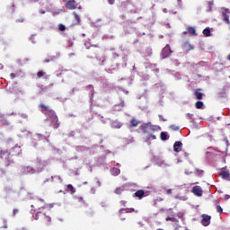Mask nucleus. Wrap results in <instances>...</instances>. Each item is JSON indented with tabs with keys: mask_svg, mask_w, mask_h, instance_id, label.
I'll list each match as a JSON object with an SVG mask.
<instances>
[{
	"mask_svg": "<svg viewBox=\"0 0 230 230\" xmlns=\"http://www.w3.org/2000/svg\"><path fill=\"white\" fill-rule=\"evenodd\" d=\"M140 130L143 132V134H146V141H154L155 139H157L154 133L155 132V129L152 128V122L144 123L140 126Z\"/></svg>",
	"mask_w": 230,
	"mask_h": 230,
	"instance_id": "nucleus-1",
	"label": "nucleus"
},
{
	"mask_svg": "<svg viewBox=\"0 0 230 230\" xmlns=\"http://www.w3.org/2000/svg\"><path fill=\"white\" fill-rule=\"evenodd\" d=\"M15 150H17V148L13 147L9 151L8 150L0 151V159H2L3 161H5V166H10L12 163V161L10 160V157H12V155H16L15 154H13Z\"/></svg>",
	"mask_w": 230,
	"mask_h": 230,
	"instance_id": "nucleus-2",
	"label": "nucleus"
},
{
	"mask_svg": "<svg viewBox=\"0 0 230 230\" xmlns=\"http://www.w3.org/2000/svg\"><path fill=\"white\" fill-rule=\"evenodd\" d=\"M46 117L45 121H50V127L53 128H58V127H60V121H58V116H57L55 111H50Z\"/></svg>",
	"mask_w": 230,
	"mask_h": 230,
	"instance_id": "nucleus-3",
	"label": "nucleus"
},
{
	"mask_svg": "<svg viewBox=\"0 0 230 230\" xmlns=\"http://www.w3.org/2000/svg\"><path fill=\"white\" fill-rule=\"evenodd\" d=\"M31 208L32 211H40V209H44L46 208V201L42 199H36L32 201Z\"/></svg>",
	"mask_w": 230,
	"mask_h": 230,
	"instance_id": "nucleus-4",
	"label": "nucleus"
},
{
	"mask_svg": "<svg viewBox=\"0 0 230 230\" xmlns=\"http://www.w3.org/2000/svg\"><path fill=\"white\" fill-rule=\"evenodd\" d=\"M34 217V220H41L45 226L51 224V217L39 211Z\"/></svg>",
	"mask_w": 230,
	"mask_h": 230,
	"instance_id": "nucleus-5",
	"label": "nucleus"
},
{
	"mask_svg": "<svg viewBox=\"0 0 230 230\" xmlns=\"http://www.w3.org/2000/svg\"><path fill=\"white\" fill-rule=\"evenodd\" d=\"M38 108L40 109V112H42V114H44L45 116L50 114L53 111V109L44 103H40Z\"/></svg>",
	"mask_w": 230,
	"mask_h": 230,
	"instance_id": "nucleus-6",
	"label": "nucleus"
},
{
	"mask_svg": "<svg viewBox=\"0 0 230 230\" xmlns=\"http://www.w3.org/2000/svg\"><path fill=\"white\" fill-rule=\"evenodd\" d=\"M165 221L166 222H172L175 224V226H173V228L174 230H179L181 229V226L179 225V219L176 218L175 217H170L168 216L166 218H165Z\"/></svg>",
	"mask_w": 230,
	"mask_h": 230,
	"instance_id": "nucleus-7",
	"label": "nucleus"
},
{
	"mask_svg": "<svg viewBox=\"0 0 230 230\" xmlns=\"http://www.w3.org/2000/svg\"><path fill=\"white\" fill-rule=\"evenodd\" d=\"M173 51H172V48H170V45L167 44L163 49H162V57L163 58H168L170 55H172Z\"/></svg>",
	"mask_w": 230,
	"mask_h": 230,
	"instance_id": "nucleus-8",
	"label": "nucleus"
},
{
	"mask_svg": "<svg viewBox=\"0 0 230 230\" xmlns=\"http://www.w3.org/2000/svg\"><path fill=\"white\" fill-rule=\"evenodd\" d=\"M201 224L205 227H208V226H209L211 224V216H209L208 214H203L201 216Z\"/></svg>",
	"mask_w": 230,
	"mask_h": 230,
	"instance_id": "nucleus-9",
	"label": "nucleus"
},
{
	"mask_svg": "<svg viewBox=\"0 0 230 230\" xmlns=\"http://www.w3.org/2000/svg\"><path fill=\"white\" fill-rule=\"evenodd\" d=\"M65 6L68 10H76V8H78V4L75 0H68L66 2Z\"/></svg>",
	"mask_w": 230,
	"mask_h": 230,
	"instance_id": "nucleus-10",
	"label": "nucleus"
},
{
	"mask_svg": "<svg viewBox=\"0 0 230 230\" xmlns=\"http://www.w3.org/2000/svg\"><path fill=\"white\" fill-rule=\"evenodd\" d=\"M219 175L225 181H230V172H229V170H227V167L222 168Z\"/></svg>",
	"mask_w": 230,
	"mask_h": 230,
	"instance_id": "nucleus-11",
	"label": "nucleus"
},
{
	"mask_svg": "<svg viewBox=\"0 0 230 230\" xmlns=\"http://www.w3.org/2000/svg\"><path fill=\"white\" fill-rule=\"evenodd\" d=\"M230 11L229 9H223L222 12V20L224 21V22H226V24H230Z\"/></svg>",
	"mask_w": 230,
	"mask_h": 230,
	"instance_id": "nucleus-12",
	"label": "nucleus"
},
{
	"mask_svg": "<svg viewBox=\"0 0 230 230\" xmlns=\"http://www.w3.org/2000/svg\"><path fill=\"white\" fill-rule=\"evenodd\" d=\"M192 193L197 197H202V187L196 185L192 188Z\"/></svg>",
	"mask_w": 230,
	"mask_h": 230,
	"instance_id": "nucleus-13",
	"label": "nucleus"
},
{
	"mask_svg": "<svg viewBox=\"0 0 230 230\" xmlns=\"http://www.w3.org/2000/svg\"><path fill=\"white\" fill-rule=\"evenodd\" d=\"M48 166V162L44 160H37L36 167L38 170H44Z\"/></svg>",
	"mask_w": 230,
	"mask_h": 230,
	"instance_id": "nucleus-14",
	"label": "nucleus"
},
{
	"mask_svg": "<svg viewBox=\"0 0 230 230\" xmlns=\"http://www.w3.org/2000/svg\"><path fill=\"white\" fill-rule=\"evenodd\" d=\"M181 150H182V142L176 141L173 144V151L176 152L177 154H179V152H181Z\"/></svg>",
	"mask_w": 230,
	"mask_h": 230,
	"instance_id": "nucleus-15",
	"label": "nucleus"
},
{
	"mask_svg": "<svg viewBox=\"0 0 230 230\" xmlns=\"http://www.w3.org/2000/svg\"><path fill=\"white\" fill-rule=\"evenodd\" d=\"M65 190L67 193H70V195H74V193H76V189H75L72 184L66 185Z\"/></svg>",
	"mask_w": 230,
	"mask_h": 230,
	"instance_id": "nucleus-16",
	"label": "nucleus"
},
{
	"mask_svg": "<svg viewBox=\"0 0 230 230\" xmlns=\"http://www.w3.org/2000/svg\"><path fill=\"white\" fill-rule=\"evenodd\" d=\"M133 197H137V199H139V200H141V199H143L145 197V190H137L133 194Z\"/></svg>",
	"mask_w": 230,
	"mask_h": 230,
	"instance_id": "nucleus-17",
	"label": "nucleus"
},
{
	"mask_svg": "<svg viewBox=\"0 0 230 230\" xmlns=\"http://www.w3.org/2000/svg\"><path fill=\"white\" fill-rule=\"evenodd\" d=\"M139 121L136 118H132L129 121V128H134L139 125Z\"/></svg>",
	"mask_w": 230,
	"mask_h": 230,
	"instance_id": "nucleus-18",
	"label": "nucleus"
},
{
	"mask_svg": "<svg viewBox=\"0 0 230 230\" xmlns=\"http://www.w3.org/2000/svg\"><path fill=\"white\" fill-rule=\"evenodd\" d=\"M111 172L114 177H116L121 173V170H119V168L113 167L111 169Z\"/></svg>",
	"mask_w": 230,
	"mask_h": 230,
	"instance_id": "nucleus-19",
	"label": "nucleus"
},
{
	"mask_svg": "<svg viewBox=\"0 0 230 230\" xmlns=\"http://www.w3.org/2000/svg\"><path fill=\"white\" fill-rule=\"evenodd\" d=\"M160 139L162 141H168V139H170V137L168 136L167 132H161L160 134Z\"/></svg>",
	"mask_w": 230,
	"mask_h": 230,
	"instance_id": "nucleus-20",
	"label": "nucleus"
},
{
	"mask_svg": "<svg viewBox=\"0 0 230 230\" xmlns=\"http://www.w3.org/2000/svg\"><path fill=\"white\" fill-rule=\"evenodd\" d=\"M187 31L188 33H190V35H193L194 37H197V31H195V28L188 27Z\"/></svg>",
	"mask_w": 230,
	"mask_h": 230,
	"instance_id": "nucleus-21",
	"label": "nucleus"
},
{
	"mask_svg": "<svg viewBox=\"0 0 230 230\" xmlns=\"http://www.w3.org/2000/svg\"><path fill=\"white\" fill-rule=\"evenodd\" d=\"M199 91H200V89H198V90L194 93V94H195L197 100H202V98H204V93H200V92H199Z\"/></svg>",
	"mask_w": 230,
	"mask_h": 230,
	"instance_id": "nucleus-22",
	"label": "nucleus"
},
{
	"mask_svg": "<svg viewBox=\"0 0 230 230\" xmlns=\"http://www.w3.org/2000/svg\"><path fill=\"white\" fill-rule=\"evenodd\" d=\"M101 187H102V181H100V180H97L95 187H92L91 191H93V193H95L96 188H101Z\"/></svg>",
	"mask_w": 230,
	"mask_h": 230,
	"instance_id": "nucleus-23",
	"label": "nucleus"
},
{
	"mask_svg": "<svg viewBox=\"0 0 230 230\" xmlns=\"http://www.w3.org/2000/svg\"><path fill=\"white\" fill-rule=\"evenodd\" d=\"M183 48H184V49H186V51H190V50L193 49V47L191 46V44H190V42H185L183 44Z\"/></svg>",
	"mask_w": 230,
	"mask_h": 230,
	"instance_id": "nucleus-24",
	"label": "nucleus"
},
{
	"mask_svg": "<svg viewBox=\"0 0 230 230\" xmlns=\"http://www.w3.org/2000/svg\"><path fill=\"white\" fill-rule=\"evenodd\" d=\"M203 35L205 37H211V30L209 28H206L203 30Z\"/></svg>",
	"mask_w": 230,
	"mask_h": 230,
	"instance_id": "nucleus-25",
	"label": "nucleus"
},
{
	"mask_svg": "<svg viewBox=\"0 0 230 230\" xmlns=\"http://www.w3.org/2000/svg\"><path fill=\"white\" fill-rule=\"evenodd\" d=\"M196 109H202L204 107V102L202 101H198L195 103Z\"/></svg>",
	"mask_w": 230,
	"mask_h": 230,
	"instance_id": "nucleus-26",
	"label": "nucleus"
},
{
	"mask_svg": "<svg viewBox=\"0 0 230 230\" xmlns=\"http://www.w3.org/2000/svg\"><path fill=\"white\" fill-rule=\"evenodd\" d=\"M213 4H215V2L213 0L208 2V8L209 12H211V10H213Z\"/></svg>",
	"mask_w": 230,
	"mask_h": 230,
	"instance_id": "nucleus-27",
	"label": "nucleus"
},
{
	"mask_svg": "<svg viewBox=\"0 0 230 230\" xmlns=\"http://www.w3.org/2000/svg\"><path fill=\"white\" fill-rule=\"evenodd\" d=\"M73 15L77 22V24H80V16L75 12L73 13Z\"/></svg>",
	"mask_w": 230,
	"mask_h": 230,
	"instance_id": "nucleus-28",
	"label": "nucleus"
},
{
	"mask_svg": "<svg viewBox=\"0 0 230 230\" xmlns=\"http://www.w3.org/2000/svg\"><path fill=\"white\" fill-rule=\"evenodd\" d=\"M114 193H116V195H121V193H123V190L121 189V187H119L115 189Z\"/></svg>",
	"mask_w": 230,
	"mask_h": 230,
	"instance_id": "nucleus-29",
	"label": "nucleus"
},
{
	"mask_svg": "<svg viewBox=\"0 0 230 230\" xmlns=\"http://www.w3.org/2000/svg\"><path fill=\"white\" fill-rule=\"evenodd\" d=\"M58 30H59V31H66V25L59 23Z\"/></svg>",
	"mask_w": 230,
	"mask_h": 230,
	"instance_id": "nucleus-30",
	"label": "nucleus"
},
{
	"mask_svg": "<svg viewBox=\"0 0 230 230\" xmlns=\"http://www.w3.org/2000/svg\"><path fill=\"white\" fill-rule=\"evenodd\" d=\"M45 75H46L45 72L39 71V72L37 73V77H38V78H42V76H44Z\"/></svg>",
	"mask_w": 230,
	"mask_h": 230,
	"instance_id": "nucleus-31",
	"label": "nucleus"
},
{
	"mask_svg": "<svg viewBox=\"0 0 230 230\" xmlns=\"http://www.w3.org/2000/svg\"><path fill=\"white\" fill-rule=\"evenodd\" d=\"M123 213H128V211H127V208H120L119 210V217H121V215H123Z\"/></svg>",
	"mask_w": 230,
	"mask_h": 230,
	"instance_id": "nucleus-32",
	"label": "nucleus"
},
{
	"mask_svg": "<svg viewBox=\"0 0 230 230\" xmlns=\"http://www.w3.org/2000/svg\"><path fill=\"white\" fill-rule=\"evenodd\" d=\"M216 209L217 213H223L224 209H222V207L220 205L216 206Z\"/></svg>",
	"mask_w": 230,
	"mask_h": 230,
	"instance_id": "nucleus-33",
	"label": "nucleus"
},
{
	"mask_svg": "<svg viewBox=\"0 0 230 230\" xmlns=\"http://www.w3.org/2000/svg\"><path fill=\"white\" fill-rule=\"evenodd\" d=\"M177 217H178V218L184 220V213L183 212H178Z\"/></svg>",
	"mask_w": 230,
	"mask_h": 230,
	"instance_id": "nucleus-34",
	"label": "nucleus"
},
{
	"mask_svg": "<svg viewBox=\"0 0 230 230\" xmlns=\"http://www.w3.org/2000/svg\"><path fill=\"white\" fill-rule=\"evenodd\" d=\"M170 128H172V130L177 131L179 130V127L175 126V125H171Z\"/></svg>",
	"mask_w": 230,
	"mask_h": 230,
	"instance_id": "nucleus-35",
	"label": "nucleus"
},
{
	"mask_svg": "<svg viewBox=\"0 0 230 230\" xmlns=\"http://www.w3.org/2000/svg\"><path fill=\"white\" fill-rule=\"evenodd\" d=\"M17 213H19V208H13V215H12V217H15V215H17Z\"/></svg>",
	"mask_w": 230,
	"mask_h": 230,
	"instance_id": "nucleus-36",
	"label": "nucleus"
},
{
	"mask_svg": "<svg viewBox=\"0 0 230 230\" xmlns=\"http://www.w3.org/2000/svg\"><path fill=\"white\" fill-rule=\"evenodd\" d=\"M160 121H168L163 115H158Z\"/></svg>",
	"mask_w": 230,
	"mask_h": 230,
	"instance_id": "nucleus-37",
	"label": "nucleus"
},
{
	"mask_svg": "<svg viewBox=\"0 0 230 230\" xmlns=\"http://www.w3.org/2000/svg\"><path fill=\"white\" fill-rule=\"evenodd\" d=\"M152 49H146V54L148 55V57H152Z\"/></svg>",
	"mask_w": 230,
	"mask_h": 230,
	"instance_id": "nucleus-38",
	"label": "nucleus"
},
{
	"mask_svg": "<svg viewBox=\"0 0 230 230\" xmlns=\"http://www.w3.org/2000/svg\"><path fill=\"white\" fill-rule=\"evenodd\" d=\"M196 173L197 175H202L204 173V171L197 169Z\"/></svg>",
	"mask_w": 230,
	"mask_h": 230,
	"instance_id": "nucleus-39",
	"label": "nucleus"
},
{
	"mask_svg": "<svg viewBox=\"0 0 230 230\" xmlns=\"http://www.w3.org/2000/svg\"><path fill=\"white\" fill-rule=\"evenodd\" d=\"M116 3V0H108L109 4H114Z\"/></svg>",
	"mask_w": 230,
	"mask_h": 230,
	"instance_id": "nucleus-40",
	"label": "nucleus"
},
{
	"mask_svg": "<svg viewBox=\"0 0 230 230\" xmlns=\"http://www.w3.org/2000/svg\"><path fill=\"white\" fill-rule=\"evenodd\" d=\"M17 75H15V73H12L10 75V77L12 78V80H13V78H15Z\"/></svg>",
	"mask_w": 230,
	"mask_h": 230,
	"instance_id": "nucleus-41",
	"label": "nucleus"
},
{
	"mask_svg": "<svg viewBox=\"0 0 230 230\" xmlns=\"http://www.w3.org/2000/svg\"><path fill=\"white\" fill-rule=\"evenodd\" d=\"M224 199H225V200H229L230 195L229 194H226Z\"/></svg>",
	"mask_w": 230,
	"mask_h": 230,
	"instance_id": "nucleus-42",
	"label": "nucleus"
},
{
	"mask_svg": "<svg viewBox=\"0 0 230 230\" xmlns=\"http://www.w3.org/2000/svg\"><path fill=\"white\" fill-rule=\"evenodd\" d=\"M166 195H172V189H168L166 190Z\"/></svg>",
	"mask_w": 230,
	"mask_h": 230,
	"instance_id": "nucleus-43",
	"label": "nucleus"
},
{
	"mask_svg": "<svg viewBox=\"0 0 230 230\" xmlns=\"http://www.w3.org/2000/svg\"><path fill=\"white\" fill-rule=\"evenodd\" d=\"M39 13L44 14V13H46V11L45 10H40Z\"/></svg>",
	"mask_w": 230,
	"mask_h": 230,
	"instance_id": "nucleus-44",
	"label": "nucleus"
},
{
	"mask_svg": "<svg viewBox=\"0 0 230 230\" xmlns=\"http://www.w3.org/2000/svg\"><path fill=\"white\" fill-rule=\"evenodd\" d=\"M120 204H121L122 206H125V204H127V201L121 200V201H120Z\"/></svg>",
	"mask_w": 230,
	"mask_h": 230,
	"instance_id": "nucleus-45",
	"label": "nucleus"
},
{
	"mask_svg": "<svg viewBox=\"0 0 230 230\" xmlns=\"http://www.w3.org/2000/svg\"><path fill=\"white\" fill-rule=\"evenodd\" d=\"M123 93H124L125 94H128V91H127V90H123Z\"/></svg>",
	"mask_w": 230,
	"mask_h": 230,
	"instance_id": "nucleus-46",
	"label": "nucleus"
},
{
	"mask_svg": "<svg viewBox=\"0 0 230 230\" xmlns=\"http://www.w3.org/2000/svg\"><path fill=\"white\" fill-rule=\"evenodd\" d=\"M160 213H164V208H160Z\"/></svg>",
	"mask_w": 230,
	"mask_h": 230,
	"instance_id": "nucleus-47",
	"label": "nucleus"
},
{
	"mask_svg": "<svg viewBox=\"0 0 230 230\" xmlns=\"http://www.w3.org/2000/svg\"><path fill=\"white\" fill-rule=\"evenodd\" d=\"M48 78H49V75L45 76V80H48Z\"/></svg>",
	"mask_w": 230,
	"mask_h": 230,
	"instance_id": "nucleus-48",
	"label": "nucleus"
},
{
	"mask_svg": "<svg viewBox=\"0 0 230 230\" xmlns=\"http://www.w3.org/2000/svg\"><path fill=\"white\" fill-rule=\"evenodd\" d=\"M129 209H130V212L135 211V209H134V208H129Z\"/></svg>",
	"mask_w": 230,
	"mask_h": 230,
	"instance_id": "nucleus-49",
	"label": "nucleus"
},
{
	"mask_svg": "<svg viewBox=\"0 0 230 230\" xmlns=\"http://www.w3.org/2000/svg\"><path fill=\"white\" fill-rule=\"evenodd\" d=\"M185 157H187L188 154L184 153Z\"/></svg>",
	"mask_w": 230,
	"mask_h": 230,
	"instance_id": "nucleus-50",
	"label": "nucleus"
},
{
	"mask_svg": "<svg viewBox=\"0 0 230 230\" xmlns=\"http://www.w3.org/2000/svg\"><path fill=\"white\" fill-rule=\"evenodd\" d=\"M183 33H184V35H186L188 32L184 31Z\"/></svg>",
	"mask_w": 230,
	"mask_h": 230,
	"instance_id": "nucleus-51",
	"label": "nucleus"
},
{
	"mask_svg": "<svg viewBox=\"0 0 230 230\" xmlns=\"http://www.w3.org/2000/svg\"><path fill=\"white\" fill-rule=\"evenodd\" d=\"M45 62H49V59H47V60H45Z\"/></svg>",
	"mask_w": 230,
	"mask_h": 230,
	"instance_id": "nucleus-52",
	"label": "nucleus"
},
{
	"mask_svg": "<svg viewBox=\"0 0 230 230\" xmlns=\"http://www.w3.org/2000/svg\"><path fill=\"white\" fill-rule=\"evenodd\" d=\"M117 166H119V164H117Z\"/></svg>",
	"mask_w": 230,
	"mask_h": 230,
	"instance_id": "nucleus-53",
	"label": "nucleus"
}]
</instances>
